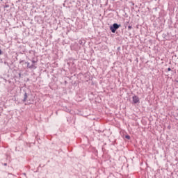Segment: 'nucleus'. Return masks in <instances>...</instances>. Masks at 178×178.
<instances>
[{"mask_svg":"<svg viewBox=\"0 0 178 178\" xmlns=\"http://www.w3.org/2000/svg\"><path fill=\"white\" fill-rule=\"evenodd\" d=\"M133 102L134 104H138L140 102V99L137 96H134L133 97Z\"/></svg>","mask_w":178,"mask_h":178,"instance_id":"nucleus-2","label":"nucleus"},{"mask_svg":"<svg viewBox=\"0 0 178 178\" xmlns=\"http://www.w3.org/2000/svg\"><path fill=\"white\" fill-rule=\"evenodd\" d=\"M0 55H2V51L0 50Z\"/></svg>","mask_w":178,"mask_h":178,"instance_id":"nucleus-8","label":"nucleus"},{"mask_svg":"<svg viewBox=\"0 0 178 178\" xmlns=\"http://www.w3.org/2000/svg\"><path fill=\"white\" fill-rule=\"evenodd\" d=\"M119 27H120V25H119L118 24H113V26L110 27V30L113 33H116V30H118V29H119Z\"/></svg>","mask_w":178,"mask_h":178,"instance_id":"nucleus-1","label":"nucleus"},{"mask_svg":"<svg viewBox=\"0 0 178 178\" xmlns=\"http://www.w3.org/2000/svg\"><path fill=\"white\" fill-rule=\"evenodd\" d=\"M32 63H33V65H35V60H32Z\"/></svg>","mask_w":178,"mask_h":178,"instance_id":"nucleus-7","label":"nucleus"},{"mask_svg":"<svg viewBox=\"0 0 178 178\" xmlns=\"http://www.w3.org/2000/svg\"><path fill=\"white\" fill-rule=\"evenodd\" d=\"M168 70L169 72H170V68H168Z\"/></svg>","mask_w":178,"mask_h":178,"instance_id":"nucleus-10","label":"nucleus"},{"mask_svg":"<svg viewBox=\"0 0 178 178\" xmlns=\"http://www.w3.org/2000/svg\"><path fill=\"white\" fill-rule=\"evenodd\" d=\"M6 166V163L4 164Z\"/></svg>","mask_w":178,"mask_h":178,"instance_id":"nucleus-11","label":"nucleus"},{"mask_svg":"<svg viewBox=\"0 0 178 178\" xmlns=\"http://www.w3.org/2000/svg\"><path fill=\"white\" fill-rule=\"evenodd\" d=\"M125 138H127V140H130V136L129 135L125 136Z\"/></svg>","mask_w":178,"mask_h":178,"instance_id":"nucleus-6","label":"nucleus"},{"mask_svg":"<svg viewBox=\"0 0 178 178\" xmlns=\"http://www.w3.org/2000/svg\"><path fill=\"white\" fill-rule=\"evenodd\" d=\"M128 29H131V26H128Z\"/></svg>","mask_w":178,"mask_h":178,"instance_id":"nucleus-9","label":"nucleus"},{"mask_svg":"<svg viewBox=\"0 0 178 178\" xmlns=\"http://www.w3.org/2000/svg\"><path fill=\"white\" fill-rule=\"evenodd\" d=\"M1 1H3V0H0Z\"/></svg>","mask_w":178,"mask_h":178,"instance_id":"nucleus-12","label":"nucleus"},{"mask_svg":"<svg viewBox=\"0 0 178 178\" xmlns=\"http://www.w3.org/2000/svg\"><path fill=\"white\" fill-rule=\"evenodd\" d=\"M31 65H30V63H27V67L31 69Z\"/></svg>","mask_w":178,"mask_h":178,"instance_id":"nucleus-5","label":"nucleus"},{"mask_svg":"<svg viewBox=\"0 0 178 178\" xmlns=\"http://www.w3.org/2000/svg\"><path fill=\"white\" fill-rule=\"evenodd\" d=\"M27 99V93L24 94V101H26Z\"/></svg>","mask_w":178,"mask_h":178,"instance_id":"nucleus-4","label":"nucleus"},{"mask_svg":"<svg viewBox=\"0 0 178 178\" xmlns=\"http://www.w3.org/2000/svg\"><path fill=\"white\" fill-rule=\"evenodd\" d=\"M31 69H37V67L35 65V64L31 65Z\"/></svg>","mask_w":178,"mask_h":178,"instance_id":"nucleus-3","label":"nucleus"}]
</instances>
